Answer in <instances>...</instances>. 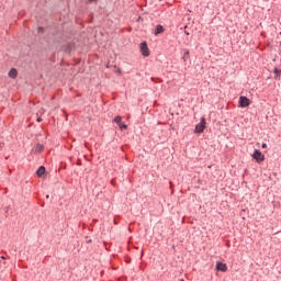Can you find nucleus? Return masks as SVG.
I'll use <instances>...</instances> for the list:
<instances>
[{"mask_svg": "<svg viewBox=\"0 0 281 281\" xmlns=\"http://www.w3.org/2000/svg\"><path fill=\"white\" fill-rule=\"evenodd\" d=\"M207 123L205 122V117H202L200 123L195 125V130L194 133H203V131H205V125Z\"/></svg>", "mask_w": 281, "mask_h": 281, "instance_id": "obj_1", "label": "nucleus"}, {"mask_svg": "<svg viewBox=\"0 0 281 281\" xmlns=\"http://www.w3.org/2000/svg\"><path fill=\"white\" fill-rule=\"evenodd\" d=\"M252 158H255L257 164H261V161H265V155H262V151H260V149H256L254 151Z\"/></svg>", "mask_w": 281, "mask_h": 281, "instance_id": "obj_2", "label": "nucleus"}, {"mask_svg": "<svg viewBox=\"0 0 281 281\" xmlns=\"http://www.w3.org/2000/svg\"><path fill=\"white\" fill-rule=\"evenodd\" d=\"M251 104V101L247 97H239V106L241 109H247Z\"/></svg>", "mask_w": 281, "mask_h": 281, "instance_id": "obj_3", "label": "nucleus"}, {"mask_svg": "<svg viewBox=\"0 0 281 281\" xmlns=\"http://www.w3.org/2000/svg\"><path fill=\"white\" fill-rule=\"evenodd\" d=\"M140 53L143 56H150V50L148 49V44L146 42L140 43Z\"/></svg>", "mask_w": 281, "mask_h": 281, "instance_id": "obj_4", "label": "nucleus"}, {"mask_svg": "<svg viewBox=\"0 0 281 281\" xmlns=\"http://www.w3.org/2000/svg\"><path fill=\"white\" fill-rule=\"evenodd\" d=\"M216 271H222L223 273H225L227 271V263L217 261L216 262Z\"/></svg>", "mask_w": 281, "mask_h": 281, "instance_id": "obj_5", "label": "nucleus"}, {"mask_svg": "<svg viewBox=\"0 0 281 281\" xmlns=\"http://www.w3.org/2000/svg\"><path fill=\"white\" fill-rule=\"evenodd\" d=\"M154 34L155 36H159V34H164V25L161 24L156 25Z\"/></svg>", "mask_w": 281, "mask_h": 281, "instance_id": "obj_6", "label": "nucleus"}, {"mask_svg": "<svg viewBox=\"0 0 281 281\" xmlns=\"http://www.w3.org/2000/svg\"><path fill=\"white\" fill-rule=\"evenodd\" d=\"M8 76H9V78H12V80H14L16 78V76H19V71H16L15 68H11Z\"/></svg>", "mask_w": 281, "mask_h": 281, "instance_id": "obj_7", "label": "nucleus"}, {"mask_svg": "<svg viewBox=\"0 0 281 281\" xmlns=\"http://www.w3.org/2000/svg\"><path fill=\"white\" fill-rule=\"evenodd\" d=\"M37 177H43L45 175V167L41 166L36 171Z\"/></svg>", "mask_w": 281, "mask_h": 281, "instance_id": "obj_8", "label": "nucleus"}, {"mask_svg": "<svg viewBox=\"0 0 281 281\" xmlns=\"http://www.w3.org/2000/svg\"><path fill=\"white\" fill-rule=\"evenodd\" d=\"M45 150V146L42 144H37L35 148V153H43Z\"/></svg>", "mask_w": 281, "mask_h": 281, "instance_id": "obj_9", "label": "nucleus"}, {"mask_svg": "<svg viewBox=\"0 0 281 281\" xmlns=\"http://www.w3.org/2000/svg\"><path fill=\"white\" fill-rule=\"evenodd\" d=\"M114 122L120 126L122 124V116L114 117Z\"/></svg>", "mask_w": 281, "mask_h": 281, "instance_id": "obj_10", "label": "nucleus"}, {"mask_svg": "<svg viewBox=\"0 0 281 281\" xmlns=\"http://www.w3.org/2000/svg\"><path fill=\"white\" fill-rule=\"evenodd\" d=\"M190 56V50H184L183 60H188V57Z\"/></svg>", "mask_w": 281, "mask_h": 281, "instance_id": "obj_11", "label": "nucleus"}, {"mask_svg": "<svg viewBox=\"0 0 281 281\" xmlns=\"http://www.w3.org/2000/svg\"><path fill=\"white\" fill-rule=\"evenodd\" d=\"M119 126H120L121 131L128 128V125L122 124V123Z\"/></svg>", "mask_w": 281, "mask_h": 281, "instance_id": "obj_12", "label": "nucleus"}, {"mask_svg": "<svg viewBox=\"0 0 281 281\" xmlns=\"http://www.w3.org/2000/svg\"><path fill=\"white\" fill-rule=\"evenodd\" d=\"M37 32H38L40 34H43V32H45V29H44L43 26H40V27L37 29Z\"/></svg>", "mask_w": 281, "mask_h": 281, "instance_id": "obj_13", "label": "nucleus"}, {"mask_svg": "<svg viewBox=\"0 0 281 281\" xmlns=\"http://www.w3.org/2000/svg\"><path fill=\"white\" fill-rule=\"evenodd\" d=\"M153 82H161V79L151 77Z\"/></svg>", "mask_w": 281, "mask_h": 281, "instance_id": "obj_14", "label": "nucleus"}, {"mask_svg": "<svg viewBox=\"0 0 281 281\" xmlns=\"http://www.w3.org/2000/svg\"><path fill=\"white\" fill-rule=\"evenodd\" d=\"M261 148H267V144L263 143V144L261 145Z\"/></svg>", "mask_w": 281, "mask_h": 281, "instance_id": "obj_15", "label": "nucleus"}, {"mask_svg": "<svg viewBox=\"0 0 281 281\" xmlns=\"http://www.w3.org/2000/svg\"><path fill=\"white\" fill-rule=\"evenodd\" d=\"M89 1V3H93V2H95V1H98V0H88Z\"/></svg>", "mask_w": 281, "mask_h": 281, "instance_id": "obj_16", "label": "nucleus"}, {"mask_svg": "<svg viewBox=\"0 0 281 281\" xmlns=\"http://www.w3.org/2000/svg\"><path fill=\"white\" fill-rule=\"evenodd\" d=\"M37 122H43V119H41V117H37Z\"/></svg>", "mask_w": 281, "mask_h": 281, "instance_id": "obj_17", "label": "nucleus"}, {"mask_svg": "<svg viewBox=\"0 0 281 281\" xmlns=\"http://www.w3.org/2000/svg\"><path fill=\"white\" fill-rule=\"evenodd\" d=\"M116 74H122V70H120V69H119V70H116Z\"/></svg>", "mask_w": 281, "mask_h": 281, "instance_id": "obj_18", "label": "nucleus"}, {"mask_svg": "<svg viewBox=\"0 0 281 281\" xmlns=\"http://www.w3.org/2000/svg\"><path fill=\"white\" fill-rule=\"evenodd\" d=\"M278 71H279L278 68H276V69H274V74H278Z\"/></svg>", "mask_w": 281, "mask_h": 281, "instance_id": "obj_19", "label": "nucleus"}, {"mask_svg": "<svg viewBox=\"0 0 281 281\" xmlns=\"http://www.w3.org/2000/svg\"><path fill=\"white\" fill-rule=\"evenodd\" d=\"M0 148H3V143H0Z\"/></svg>", "mask_w": 281, "mask_h": 281, "instance_id": "obj_20", "label": "nucleus"}, {"mask_svg": "<svg viewBox=\"0 0 281 281\" xmlns=\"http://www.w3.org/2000/svg\"><path fill=\"white\" fill-rule=\"evenodd\" d=\"M111 183H112V186H113V184L115 183V180H112Z\"/></svg>", "mask_w": 281, "mask_h": 281, "instance_id": "obj_21", "label": "nucleus"}, {"mask_svg": "<svg viewBox=\"0 0 281 281\" xmlns=\"http://www.w3.org/2000/svg\"><path fill=\"white\" fill-rule=\"evenodd\" d=\"M2 260H5V257L1 256Z\"/></svg>", "mask_w": 281, "mask_h": 281, "instance_id": "obj_22", "label": "nucleus"}, {"mask_svg": "<svg viewBox=\"0 0 281 281\" xmlns=\"http://www.w3.org/2000/svg\"><path fill=\"white\" fill-rule=\"evenodd\" d=\"M77 164H78V166H80V161H78Z\"/></svg>", "mask_w": 281, "mask_h": 281, "instance_id": "obj_23", "label": "nucleus"}]
</instances>
